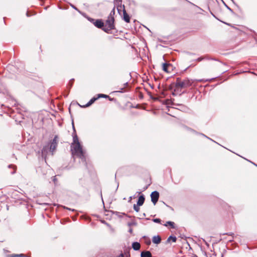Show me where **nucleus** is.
<instances>
[{"label": "nucleus", "mask_w": 257, "mask_h": 257, "mask_svg": "<svg viewBox=\"0 0 257 257\" xmlns=\"http://www.w3.org/2000/svg\"><path fill=\"white\" fill-rule=\"evenodd\" d=\"M72 153L80 158L84 157V152L80 145L76 136L73 137V142L71 145Z\"/></svg>", "instance_id": "1"}, {"label": "nucleus", "mask_w": 257, "mask_h": 257, "mask_svg": "<svg viewBox=\"0 0 257 257\" xmlns=\"http://www.w3.org/2000/svg\"><path fill=\"white\" fill-rule=\"evenodd\" d=\"M114 19L112 17H109L106 20L102 30L106 32L114 29Z\"/></svg>", "instance_id": "2"}, {"label": "nucleus", "mask_w": 257, "mask_h": 257, "mask_svg": "<svg viewBox=\"0 0 257 257\" xmlns=\"http://www.w3.org/2000/svg\"><path fill=\"white\" fill-rule=\"evenodd\" d=\"M191 84V81L188 79L181 81L180 79L178 78L176 83V86L177 87L184 88L190 86Z\"/></svg>", "instance_id": "3"}, {"label": "nucleus", "mask_w": 257, "mask_h": 257, "mask_svg": "<svg viewBox=\"0 0 257 257\" xmlns=\"http://www.w3.org/2000/svg\"><path fill=\"white\" fill-rule=\"evenodd\" d=\"M151 200H152V202L154 204H156V203H157V202L158 201V199H159V193L157 191H154L152 193V194L151 195Z\"/></svg>", "instance_id": "4"}, {"label": "nucleus", "mask_w": 257, "mask_h": 257, "mask_svg": "<svg viewBox=\"0 0 257 257\" xmlns=\"http://www.w3.org/2000/svg\"><path fill=\"white\" fill-rule=\"evenodd\" d=\"M93 24L98 28H103L104 26V23L101 20H97L93 23Z\"/></svg>", "instance_id": "5"}, {"label": "nucleus", "mask_w": 257, "mask_h": 257, "mask_svg": "<svg viewBox=\"0 0 257 257\" xmlns=\"http://www.w3.org/2000/svg\"><path fill=\"white\" fill-rule=\"evenodd\" d=\"M153 242L155 244H159L161 242V238L160 236H154L152 239Z\"/></svg>", "instance_id": "6"}, {"label": "nucleus", "mask_w": 257, "mask_h": 257, "mask_svg": "<svg viewBox=\"0 0 257 257\" xmlns=\"http://www.w3.org/2000/svg\"><path fill=\"white\" fill-rule=\"evenodd\" d=\"M141 257H152V254L149 251H142L141 254Z\"/></svg>", "instance_id": "7"}, {"label": "nucleus", "mask_w": 257, "mask_h": 257, "mask_svg": "<svg viewBox=\"0 0 257 257\" xmlns=\"http://www.w3.org/2000/svg\"><path fill=\"white\" fill-rule=\"evenodd\" d=\"M145 201V198L143 195H141L139 197L138 202H137V205L138 206H141L143 204Z\"/></svg>", "instance_id": "8"}, {"label": "nucleus", "mask_w": 257, "mask_h": 257, "mask_svg": "<svg viewBox=\"0 0 257 257\" xmlns=\"http://www.w3.org/2000/svg\"><path fill=\"white\" fill-rule=\"evenodd\" d=\"M132 247L134 248V249L136 250H138L140 249L141 245L138 242H135L132 244Z\"/></svg>", "instance_id": "9"}, {"label": "nucleus", "mask_w": 257, "mask_h": 257, "mask_svg": "<svg viewBox=\"0 0 257 257\" xmlns=\"http://www.w3.org/2000/svg\"><path fill=\"white\" fill-rule=\"evenodd\" d=\"M171 67V65L168 63H164L163 65V70L166 72H169V68Z\"/></svg>", "instance_id": "10"}, {"label": "nucleus", "mask_w": 257, "mask_h": 257, "mask_svg": "<svg viewBox=\"0 0 257 257\" xmlns=\"http://www.w3.org/2000/svg\"><path fill=\"white\" fill-rule=\"evenodd\" d=\"M177 238L175 236H170L167 239V241L171 242L172 241L173 242H175L176 241Z\"/></svg>", "instance_id": "11"}, {"label": "nucleus", "mask_w": 257, "mask_h": 257, "mask_svg": "<svg viewBox=\"0 0 257 257\" xmlns=\"http://www.w3.org/2000/svg\"><path fill=\"white\" fill-rule=\"evenodd\" d=\"M97 99V98H92L88 102V103L86 105V106H90L91 104H92L96 99Z\"/></svg>", "instance_id": "12"}, {"label": "nucleus", "mask_w": 257, "mask_h": 257, "mask_svg": "<svg viewBox=\"0 0 257 257\" xmlns=\"http://www.w3.org/2000/svg\"><path fill=\"white\" fill-rule=\"evenodd\" d=\"M123 19L125 22L127 23L130 22V18L125 13L124 14Z\"/></svg>", "instance_id": "13"}, {"label": "nucleus", "mask_w": 257, "mask_h": 257, "mask_svg": "<svg viewBox=\"0 0 257 257\" xmlns=\"http://www.w3.org/2000/svg\"><path fill=\"white\" fill-rule=\"evenodd\" d=\"M168 225H170L172 228H174V223L171 221H168L167 223L165 224V226H167Z\"/></svg>", "instance_id": "14"}, {"label": "nucleus", "mask_w": 257, "mask_h": 257, "mask_svg": "<svg viewBox=\"0 0 257 257\" xmlns=\"http://www.w3.org/2000/svg\"><path fill=\"white\" fill-rule=\"evenodd\" d=\"M100 97H104V98H106L107 97V96L106 95H105V94H98V98H100Z\"/></svg>", "instance_id": "15"}, {"label": "nucleus", "mask_w": 257, "mask_h": 257, "mask_svg": "<svg viewBox=\"0 0 257 257\" xmlns=\"http://www.w3.org/2000/svg\"><path fill=\"white\" fill-rule=\"evenodd\" d=\"M56 145L55 143H52L51 144V147H50V149H53V150H54L55 148H56Z\"/></svg>", "instance_id": "16"}, {"label": "nucleus", "mask_w": 257, "mask_h": 257, "mask_svg": "<svg viewBox=\"0 0 257 257\" xmlns=\"http://www.w3.org/2000/svg\"><path fill=\"white\" fill-rule=\"evenodd\" d=\"M134 209L137 212H138L140 209L139 207L136 204L134 205Z\"/></svg>", "instance_id": "17"}, {"label": "nucleus", "mask_w": 257, "mask_h": 257, "mask_svg": "<svg viewBox=\"0 0 257 257\" xmlns=\"http://www.w3.org/2000/svg\"><path fill=\"white\" fill-rule=\"evenodd\" d=\"M153 221L155 222H156V223H160L161 222V220L159 218H156V219H154L153 220Z\"/></svg>", "instance_id": "18"}, {"label": "nucleus", "mask_w": 257, "mask_h": 257, "mask_svg": "<svg viewBox=\"0 0 257 257\" xmlns=\"http://www.w3.org/2000/svg\"><path fill=\"white\" fill-rule=\"evenodd\" d=\"M46 149L45 148H44L42 150V153L43 156L45 155V152Z\"/></svg>", "instance_id": "19"}, {"label": "nucleus", "mask_w": 257, "mask_h": 257, "mask_svg": "<svg viewBox=\"0 0 257 257\" xmlns=\"http://www.w3.org/2000/svg\"><path fill=\"white\" fill-rule=\"evenodd\" d=\"M23 255H24L23 254H20V255H16V256H22Z\"/></svg>", "instance_id": "20"}]
</instances>
